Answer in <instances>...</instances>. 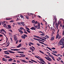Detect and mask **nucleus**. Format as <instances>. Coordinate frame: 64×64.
<instances>
[{"instance_id":"f257e3e1","label":"nucleus","mask_w":64,"mask_h":64,"mask_svg":"<svg viewBox=\"0 0 64 64\" xmlns=\"http://www.w3.org/2000/svg\"><path fill=\"white\" fill-rule=\"evenodd\" d=\"M64 38H62L60 40V41L59 42V44L60 45H62V46L64 45Z\"/></svg>"},{"instance_id":"f03ea898","label":"nucleus","mask_w":64,"mask_h":64,"mask_svg":"<svg viewBox=\"0 0 64 64\" xmlns=\"http://www.w3.org/2000/svg\"><path fill=\"white\" fill-rule=\"evenodd\" d=\"M35 24H33V25L34 27H35L36 28H37L38 29H40V24H38V25L36 26H35Z\"/></svg>"},{"instance_id":"7ed1b4c3","label":"nucleus","mask_w":64,"mask_h":64,"mask_svg":"<svg viewBox=\"0 0 64 64\" xmlns=\"http://www.w3.org/2000/svg\"><path fill=\"white\" fill-rule=\"evenodd\" d=\"M61 21H60V20H59L57 24V23H56V27L57 29H58V26H59V25L60 24V26H61Z\"/></svg>"},{"instance_id":"20e7f679","label":"nucleus","mask_w":64,"mask_h":64,"mask_svg":"<svg viewBox=\"0 0 64 64\" xmlns=\"http://www.w3.org/2000/svg\"><path fill=\"white\" fill-rule=\"evenodd\" d=\"M33 39H34L35 40H37V41H41V42H44V41L41 40H40L39 39H38L37 38H34Z\"/></svg>"},{"instance_id":"39448f33","label":"nucleus","mask_w":64,"mask_h":64,"mask_svg":"<svg viewBox=\"0 0 64 64\" xmlns=\"http://www.w3.org/2000/svg\"><path fill=\"white\" fill-rule=\"evenodd\" d=\"M27 37V36L25 34H24V36H21V38H23L24 39H25V37Z\"/></svg>"},{"instance_id":"423d86ee","label":"nucleus","mask_w":64,"mask_h":64,"mask_svg":"<svg viewBox=\"0 0 64 64\" xmlns=\"http://www.w3.org/2000/svg\"><path fill=\"white\" fill-rule=\"evenodd\" d=\"M45 58H46V59H47V60H48V61H52V60L50 58H49L48 57H47H47H45Z\"/></svg>"},{"instance_id":"0eeeda50","label":"nucleus","mask_w":64,"mask_h":64,"mask_svg":"<svg viewBox=\"0 0 64 64\" xmlns=\"http://www.w3.org/2000/svg\"><path fill=\"white\" fill-rule=\"evenodd\" d=\"M19 25L22 24V26H24V22H20L19 23Z\"/></svg>"},{"instance_id":"6e6552de","label":"nucleus","mask_w":64,"mask_h":64,"mask_svg":"<svg viewBox=\"0 0 64 64\" xmlns=\"http://www.w3.org/2000/svg\"><path fill=\"white\" fill-rule=\"evenodd\" d=\"M18 30L20 33H21V34H22V33H24V32H23L22 30H20L19 29H18Z\"/></svg>"},{"instance_id":"1a4fd4ad","label":"nucleus","mask_w":64,"mask_h":64,"mask_svg":"<svg viewBox=\"0 0 64 64\" xmlns=\"http://www.w3.org/2000/svg\"><path fill=\"white\" fill-rule=\"evenodd\" d=\"M14 40H16H16H17L18 39L17 38V37H16V35H15L14 36Z\"/></svg>"},{"instance_id":"9d476101","label":"nucleus","mask_w":64,"mask_h":64,"mask_svg":"<svg viewBox=\"0 0 64 64\" xmlns=\"http://www.w3.org/2000/svg\"><path fill=\"white\" fill-rule=\"evenodd\" d=\"M36 29L34 27H32L30 28V29H31V30H35Z\"/></svg>"},{"instance_id":"9b49d317","label":"nucleus","mask_w":64,"mask_h":64,"mask_svg":"<svg viewBox=\"0 0 64 64\" xmlns=\"http://www.w3.org/2000/svg\"><path fill=\"white\" fill-rule=\"evenodd\" d=\"M24 31V33H25L26 34H28V33L27 32H26V29H23Z\"/></svg>"},{"instance_id":"f8f14e48","label":"nucleus","mask_w":64,"mask_h":64,"mask_svg":"<svg viewBox=\"0 0 64 64\" xmlns=\"http://www.w3.org/2000/svg\"><path fill=\"white\" fill-rule=\"evenodd\" d=\"M8 52H10V53H12V54H14L15 53V52H12V51H11V50H9Z\"/></svg>"},{"instance_id":"ddd939ff","label":"nucleus","mask_w":64,"mask_h":64,"mask_svg":"<svg viewBox=\"0 0 64 64\" xmlns=\"http://www.w3.org/2000/svg\"><path fill=\"white\" fill-rule=\"evenodd\" d=\"M54 22H53V25H54L55 24V22L56 23L57 22V19L56 18H55V20H54Z\"/></svg>"},{"instance_id":"4468645a","label":"nucleus","mask_w":64,"mask_h":64,"mask_svg":"<svg viewBox=\"0 0 64 64\" xmlns=\"http://www.w3.org/2000/svg\"><path fill=\"white\" fill-rule=\"evenodd\" d=\"M54 39V36H52V37L50 40H51V41H53Z\"/></svg>"},{"instance_id":"2eb2a0df","label":"nucleus","mask_w":64,"mask_h":64,"mask_svg":"<svg viewBox=\"0 0 64 64\" xmlns=\"http://www.w3.org/2000/svg\"><path fill=\"white\" fill-rule=\"evenodd\" d=\"M20 60H21V61H22V62H24V63L27 62H26V61L24 60H22L20 59Z\"/></svg>"},{"instance_id":"dca6fc26","label":"nucleus","mask_w":64,"mask_h":64,"mask_svg":"<svg viewBox=\"0 0 64 64\" xmlns=\"http://www.w3.org/2000/svg\"><path fill=\"white\" fill-rule=\"evenodd\" d=\"M21 46V44H20L19 45L16 47L17 48H20Z\"/></svg>"},{"instance_id":"f3484780","label":"nucleus","mask_w":64,"mask_h":64,"mask_svg":"<svg viewBox=\"0 0 64 64\" xmlns=\"http://www.w3.org/2000/svg\"><path fill=\"white\" fill-rule=\"evenodd\" d=\"M34 24H40L39 22H38L37 21H36V22H34Z\"/></svg>"},{"instance_id":"a211bd4d","label":"nucleus","mask_w":64,"mask_h":64,"mask_svg":"<svg viewBox=\"0 0 64 64\" xmlns=\"http://www.w3.org/2000/svg\"><path fill=\"white\" fill-rule=\"evenodd\" d=\"M8 27L9 29H11V26L10 25H8Z\"/></svg>"},{"instance_id":"6ab92c4d","label":"nucleus","mask_w":64,"mask_h":64,"mask_svg":"<svg viewBox=\"0 0 64 64\" xmlns=\"http://www.w3.org/2000/svg\"><path fill=\"white\" fill-rule=\"evenodd\" d=\"M31 60L32 61V62H34V63H37V62L34 60Z\"/></svg>"},{"instance_id":"aec40b11","label":"nucleus","mask_w":64,"mask_h":64,"mask_svg":"<svg viewBox=\"0 0 64 64\" xmlns=\"http://www.w3.org/2000/svg\"><path fill=\"white\" fill-rule=\"evenodd\" d=\"M46 48H48V49H49L50 50V51H52V50L51 49V48H50L48 47H46Z\"/></svg>"},{"instance_id":"412c9836","label":"nucleus","mask_w":64,"mask_h":64,"mask_svg":"<svg viewBox=\"0 0 64 64\" xmlns=\"http://www.w3.org/2000/svg\"><path fill=\"white\" fill-rule=\"evenodd\" d=\"M12 60H13L12 59L10 58L8 60V61L9 62H10L12 61Z\"/></svg>"},{"instance_id":"4be33fe9","label":"nucleus","mask_w":64,"mask_h":64,"mask_svg":"<svg viewBox=\"0 0 64 64\" xmlns=\"http://www.w3.org/2000/svg\"><path fill=\"white\" fill-rule=\"evenodd\" d=\"M26 18L27 19H28H28H29V16H26Z\"/></svg>"},{"instance_id":"5701e85b","label":"nucleus","mask_w":64,"mask_h":64,"mask_svg":"<svg viewBox=\"0 0 64 64\" xmlns=\"http://www.w3.org/2000/svg\"><path fill=\"white\" fill-rule=\"evenodd\" d=\"M52 54H53V55H54V56H58V55H56V54H54L52 52Z\"/></svg>"},{"instance_id":"b1692460","label":"nucleus","mask_w":64,"mask_h":64,"mask_svg":"<svg viewBox=\"0 0 64 64\" xmlns=\"http://www.w3.org/2000/svg\"><path fill=\"white\" fill-rule=\"evenodd\" d=\"M52 52H53V53H57V51H55V50L53 51Z\"/></svg>"},{"instance_id":"393cba45","label":"nucleus","mask_w":64,"mask_h":64,"mask_svg":"<svg viewBox=\"0 0 64 64\" xmlns=\"http://www.w3.org/2000/svg\"><path fill=\"white\" fill-rule=\"evenodd\" d=\"M20 30H23V29H24V28L22 27H21L20 28Z\"/></svg>"},{"instance_id":"a878e982","label":"nucleus","mask_w":64,"mask_h":64,"mask_svg":"<svg viewBox=\"0 0 64 64\" xmlns=\"http://www.w3.org/2000/svg\"><path fill=\"white\" fill-rule=\"evenodd\" d=\"M53 29L54 31V32H55L56 28H53Z\"/></svg>"},{"instance_id":"bb28decb","label":"nucleus","mask_w":64,"mask_h":64,"mask_svg":"<svg viewBox=\"0 0 64 64\" xmlns=\"http://www.w3.org/2000/svg\"><path fill=\"white\" fill-rule=\"evenodd\" d=\"M26 29H28V30H30V29H29V28H27V27H26Z\"/></svg>"},{"instance_id":"cd10ccee","label":"nucleus","mask_w":64,"mask_h":64,"mask_svg":"<svg viewBox=\"0 0 64 64\" xmlns=\"http://www.w3.org/2000/svg\"><path fill=\"white\" fill-rule=\"evenodd\" d=\"M40 53H42V54H44V53L41 50H40Z\"/></svg>"},{"instance_id":"c85d7f7f","label":"nucleus","mask_w":64,"mask_h":64,"mask_svg":"<svg viewBox=\"0 0 64 64\" xmlns=\"http://www.w3.org/2000/svg\"><path fill=\"white\" fill-rule=\"evenodd\" d=\"M25 57V55H22L20 56L19 57Z\"/></svg>"},{"instance_id":"c756f323","label":"nucleus","mask_w":64,"mask_h":64,"mask_svg":"<svg viewBox=\"0 0 64 64\" xmlns=\"http://www.w3.org/2000/svg\"><path fill=\"white\" fill-rule=\"evenodd\" d=\"M39 60H40V61H42L43 60V59H42L41 58H40L39 59Z\"/></svg>"},{"instance_id":"7c9ffc66","label":"nucleus","mask_w":64,"mask_h":64,"mask_svg":"<svg viewBox=\"0 0 64 64\" xmlns=\"http://www.w3.org/2000/svg\"><path fill=\"white\" fill-rule=\"evenodd\" d=\"M20 49L21 50H22V49H24V50H25V49H26L22 47Z\"/></svg>"},{"instance_id":"2f4dec72","label":"nucleus","mask_w":64,"mask_h":64,"mask_svg":"<svg viewBox=\"0 0 64 64\" xmlns=\"http://www.w3.org/2000/svg\"><path fill=\"white\" fill-rule=\"evenodd\" d=\"M52 60H53L54 61H55V60L54 59V57L52 56Z\"/></svg>"},{"instance_id":"473e14b6","label":"nucleus","mask_w":64,"mask_h":64,"mask_svg":"<svg viewBox=\"0 0 64 64\" xmlns=\"http://www.w3.org/2000/svg\"><path fill=\"white\" fill-rule=\"evenodd\" d=\"M30 50H33V51H34V50L32 48H30Z\"/></svg>"},{"instance_id":"72a5a7b5","label":"nucleus","mask_w":64,"mask_h":64,"mask_svg":"<svg viewBox=\"0 0 64 64\" xmlns=\"http://www.w3.org/2000/svg\"><path fill=\"white\" fill-rule=\"evenodd\" d=\"M32 23H34L35 22V20H32Z\"/></svg>"},{"instance_id":"f704fd0d","label":"nucleus","mask_w":64,"mask_h":64,"mask_svg":"<svg viewBox=\"0 0 64 64\" xmlns=\"http://www.w3.org/2000/svg\"><path fill=\"white\" fill-rule=\"evenodd\" d=\"M26 30L28 32V33H31V32H30V31H29V30Z\"/></svg>"},{"instance_id":"c9c22d12","label":"nucleus","mask_w":64,"mask_h":64,"mask_svg":"<svg viewBox=\"0 0 64 64\" xmlns=\"http://www.w3.org/2000/svg\"><path fill=\"white\" fill-rule=\"evenodd\" d=\"M10 58V57L8 56L6 57V58Z\"/></svg>"},{"instance_id":"e433bc0d","label":"nucleus","mask_w":64,"mask_h":64,"mask_svg":"<svg viewBox=\"0 0 64 64\" xmlns=\"http://www.w3.org/2000/svg\"><path fill=\"white\" fill-rule=\"evenodd\" d=\"M39 42V43H41V44H44V42Z\"/></svg>"},{"instance_id":"4c0bfd02","label":"nucleus","mask_w":64,"mask_h":64,"mask_svg":"<svg viewBox=\"0 0 64 64\" xmlns=\"http://www.w3.org/2000/svg\"><path fill=\"white\" fill-rule=\"evenodd\" d=\"M60 62H62V64H64V62H63V61L62 60H61L60 61Z\"/></svg>"},{"instance_id":"58836bf2","label":"nucleus","mask_w":64,"mask_h":64,"mask_svg":"<svg viewBox=\"0 0 64 64\" xmlns=\"http://www.w3.org/2000/svg\"><path fill=\"white\" fill-rule=\"evenodd\" d=\"M10 40H11V42H12H12H13V40H12V38L11 37L10 38Z\"/></svg>"},{"instance_id":"ea45409f","label":"nucleus","mask_w":64,"mask_h":64,"mask_svg":"<svg viewBox=\"0 0 64 64\" xmlns=\"http://www.w3.org/2000/svg\"><path fill=\"white\" fill-rule=\"evenodd\" d=\"M5 23V22H2V25H4V24Z\"/></svg>"},{"instance_id":"a19ab883","label":"nucleus","mask_w":64,"mask_h":64,"mask_svg":"<svg viewBox=\"0 0 64 64\" xmlns=\"http://www.w3.org/2000/svg\"><path fill=\"white\" fill-rule=\"evenodd\" d=\"M64 35V30H62V35H63H63Z\"/></svg>"},{"instance_id":"79ce46f5","label":"nucleus","mask_w":64,"mask_h":64,"mask_svg":"<svg viewBox=\"0 0 64 64\" xmlns=\"http://www.w3.org/2000/svg\"><path fill=\"white\" fill-rule=\"evenodd\" d=\"M5 59V58H3L2 60V61H5L6 60V59Z\"/></svg>"},{"instance_id":"37998d69","label":"nucleus","mask_w":64,"mask_h":64,"mask_svg":"<svg viewBox=\"0 0 64 64\" xmlns=\"http://www.w3.org/2000/svg\"><path fill=\"white\" fill-rule=\"evenodd\" d=\"M44 35H45L44 34H40V35H41V36H44Z\"/></svg>"},{"instance_id":"c03bdc74","label":"nucleus","mask_w":64,"mask_h":64,"mask_svg":"<svg viewBox=\"0 0 64 64\" xmlns=\"http://www.w3.org/2000/svg\"><path fill=\"white\" fill-rule=\"evenodd\" d=\"M61 37V36H58V39H60Z\"/></svg>"},{"instance_id":"a18cd8bd","label":"nucleus","mask_w":64,"mask_h":64,"mask_svg":"<svg viewBox=\"0 0 64 64\" xmlns=\"http://www.w3.org/2000/svg\"><path fill=\"white\" fill-rule=\"evenodd\" d=\"M20 17H21V18H22L23 17H24V16H23L22 15H20Z\"/></svg>"},{"instance_id":"49530a36","label":"nucleus","mask_w":64,"mask_h":64,"mask_svg":"<svg viewBox=\"0 0 64 64\" xmlns=\"http://www.w3.org/2000/svg\"><path fill=\"white\" fill-rule=\"evenodd\" d=\"M34 37H36V38H37V37H37V36H35V35H34L33 36Z\"/></svg>"},{"instance_id":"de8ad7c7","label":"nucleus","mask_w":64,"mask_h":64,"mask_svg":"<svg viewBox=\"0 0 64 64\" xmlns=\"http://www.w3.org/2000/svg\"><path fill=\"white\" fill-rule=\"evenodd\" d=\"M35 57H36V58L38 59H40V58H38V57L36 56H35Z\"/></svg>"},{"instance_id":"09e8293b","label":"nucleus","mask_w":64,"mask_h":64,"mask_svg":"<svg viewBox=\"0 0 64 64\" xmlns=\"http://www.w3.org/2000/svg\"><path fill=\"white\" fill-rule=\"evenodd\" d=\"M51 48L52 49H53L54 50H55V49H56L55 48Z\"/></svg>"},{"instance_id":"8fccbe9b","label":"nucleus","mask_w":64,"mask_h":64,"mask_svg":"<svg viewBox=\"0 0 64 64\" xmlns=\"http://www.w3.org/2000/svg\"><path fill=\"white\" fill-rule=\"evenodd\" d=\"M14 22L13 20H12L10 21V23H11V22Z\"/></svg>"},{"instance_id":"3c124183","label":"nucleus","mask_w":64,"mask_h":64,"mask_svg":"<svg viewBox=\"0 0 64 64\" xmlns=\"http://www.w3.org/2000/svg\"><path fill=\"white\" fill-rule=\"evenodd\" d=\"M32 18H34V16H33V14H32Z\"/></svg>"},{"instance_id":"603ef678","label":"nucleus","mask_w":64,"mask_h":64,"mask_svg":"<svg viewBox=\"0 0 64 64\" xmlns=\"http://www.w3.org/2000/svg\"><path fill=\"white\" fill-rule=\"evenodd\" d=\"M21 19L22 20H23L24 19V17L22 18Z\"/></svg>"},{"instance_id":"864d4df0","label":"nucleus","mask_w":64,"mask_h":64,"mask_svg":"<svg viewBox=\"0 0 64 64\" xmlns=\"http://www.w3.org/2000/svg\"><path fill=\"white\" fill-rule=\"evenodd\" d=\"M30 44H31L32 45H34V44H33V43L31 42H30Z\"/></svg>"},{"instance_id":"5fc2aeb1","label":"nucleus","mask_w":64,"mask_h":64,"mask_svg":"<svg viewBox=\"0 0 64 64\" xmlns=\"http://www.w3.org/2000/svg\"><path fill=\"white\" fill-rule=\"evenodd\" d=\"M64 48V45L63 46H62V47L61 48V49H62V48Z\"/></svg>"},{"instance_id":"6e6d98bb","label":"nucleus","mask_w":64,"mask_h":64,"mask_svg":"<svg viewBox=\"0 0 64 64\" xmlns=\"http://www.w3.org/2000/svg\"><path fill=\"white\" fill-rule=\"evenodd\" d=\"M17 63H20V61H18V60H17Z\"/></svg>"},{"instance_id":"4d7b16f0","label":"nucleus","mask_w":64,"mask_h":64,"mask_svg":"<svg viewBox=\"0 0 64 64\" xmlns=\"http://www.w3.org/2000/svg\"><path fill=\"white\" fill-rule=\"evenodd\" d=\"M3 31L4 32L5 34H6V32L5 30H4Z\"/></svg>"},{"instance_id":"13d9d810","label":"nucleus","mask_w":64,"mask_h":64,"mask_svg":"<svg viewBox=\"0 0 64 64\" xmlns=\"http://www.w3.org/2000/svg\"><path fill=\"white\" fill-rule=\"evenodd\" d=\"M32 48H33V49H34L35 50V48L33 46H32Z\"/></svg>"},{"instance_id":"bf43d9fd","label":"nucleus","mask_w":64,"mask_h":64,"mask_svg":"<svg viewBox=\"0 0 64 64\" xmlns=\"http://www.w3.org/2000/svg\"><path fill=\"white\" fill-rule=\"evenodd\" d=\"M4 53H7V52H8L7 51H4Z\"/></svg>"},{"instance_id":"052dcab7","label":"nucleus","mask_w":64,"mask_h":64,"mask_svg":"<svg viewBox=\"0 0 64 64\" xmlns=\"http://www.w3.org/2000/svg\"><path fill=\"white\" fill-rule=\"evenodd\" d=\"M38 39H41V40H43L42 39H43V38H38Z\"/></svg>"},{"instance_id":"680f3d73","label":"nucleus","mask_w":64,"mask_h":64,"mask_svg":"<svg viewBox=\"0 0 64 64\" xmlns=\"http://www.w3.org/2000/svg\"><path fill=\"white\" fill-rule=\"evenodd\" d=\"M64 28V25H63L62 26V29H63Z\"/></svg>"},{"instance_id":"e2e57ef3","label":"nucleus","mask_w":64,"mask_h":64,"mask_svg":"<svg viewBox=\"0 0 64 64\" xmlns=\"http://www.w3.org/2000/svg\"><path fill=\"white\" fill-rule=\"evenodd\" d=\"M18 40L17 41H16V44H17L18 43Z\"/></svg>"},{"instance_id":"0e129e2a","label":"nucleus","mask_w":64,"mask_h":64,"mask_svg":"<svg viewBox=\"0 0 64 64\" xmlns=\"http://www.w3.org/2000/svg\"><path fill=\"white\" fill-rule=\"evenodd\" d=\"M4 53L5 54H10L9 53Z\"/></svg>"},{"instance_id":"69168bd1","label":"nucleus","mask_w":64,"mask_h":64,"mask_svg":"<svg viewBox=\"0 0 64 64\" xmlns=\"http://www.w3.org/2000/svg\"><path fill=\"white\" fill-rule=\"evenodd\" d=\"M19 50H20V49H16V51H19Z\"/></svg>"},{"instance_id":"338daca9","label":"nucleus","mask_w":64,"mask_h":64,"mask_svg":"<svg viewBox=\"0 0 64 64\" xmlns=\"http://www.w3.org/2000/svg\"><path fill=\"white\" fill-rule=\"evenodd\" d=\"M16 57H19L20 56H18L16 55Z\"/></svg>"},{"instance_id":"774afa93","label":"nucleus","mask_w":64,"mask_h":64,"mask_svg":"<svg viewBox=\"0 0 64 64\" xmlns=\"http://www.w3.org/2000/svg\"><path fill=\"white\" fill-rule=\"evenodd\" d=\"M2 36H3V35H2V34H0V37H2Z\"/></svg>"}]
</instances>
